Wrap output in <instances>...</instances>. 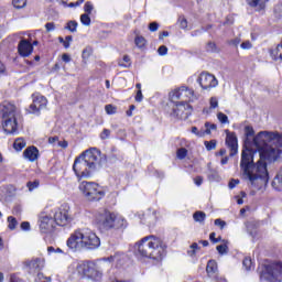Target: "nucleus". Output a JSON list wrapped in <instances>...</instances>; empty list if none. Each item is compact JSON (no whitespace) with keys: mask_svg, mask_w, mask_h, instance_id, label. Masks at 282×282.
Here are the masks:
<instances>
[{"mask_svg":"<svg viewBox=\"0 0 282 282\" xmlns=\"http://www.w3.org/2000/svg\"><path fill=\"white\" fill-rule=\"evenodd\" d=\"M46 32H54L56 30V24L54 22H48L45 24Z\"/></svg>","mask_w":282,"mask_h":282,"instance_id":"nucleus-45","label":"nucleus"},{"mask_svg":"<svg viewBox=\"0 0 282 282\" xmlns=\"http://www.w3.org/2000/svg\"><path fill=\"white\" fill-rule=\"evenodd\" d=\"M217 118L221 124H228V116H226L224 112H218Z\"/></svg>","mask_w":282,"mask_h":282,"instance_id":"nucleus-36","label":"nucleus"},{"mask_svg":"<svg viewBox=\"0 0 282 282\" xmlns=\"http://www.w3.org/2000/svg\"><path fill=\"white\" fill-rule=\"evenodd\" d=\"M134 43H135L137 47L142 48L147 45V39H144L143 36L138 35L134 39Z\"/></svg>","mask_w":282,"mask_h":282,"instance_id":"nucleus-27","label":"nucleus"},{"mask_svg":"<svg viewBox=\"0 0 282 282\" xmlns=\"http://www.w3.org/2000/svg\"><path fill=\"white\" fill-rule=\"evenodd\" d=\"M142 90H138L135 95V101L137 102H142Z\"/></svg>","mask_w":282,"mask_h":282,"instance_id":"nucleus-55","label":"nucleus"},{"mask_svg":"<svg viewBox=\"0 0 282 282\" xmlns=\"http://www.w3.org/2000/svg\"><path fill=\"white\" fill-rule=\"evenodd\" d=\"M80 23H83L86 28L91 25V18H89V13H83L80 15Z\"/></svg>","mask_w":282,"mask_h":282,"instance_id":"nucleus-25","label":"nucleus"},{"mask_svg":"<svg viewBox=\"0 0 282 282\" xmlns=\"http://www.w3.org/2000/svg\"><path fill=\"white\" fill-rule=\"evenodd\" d=\"M62 61H64V63H69L72 61V56H69L67 53H64L62 55Z\"/></svg>","mask_w":282,"mask_h":282,"instance_id":"nucleus-53","label":"nucleus"},{"mask_svg":"<svg viewBox=\"0 0 282 282\" xmlns=\"http://www.w3.org/2000/svg\"><path fill=\"white\" fill-rule=\"evenodd\" d=\"M79 191L88 202H100L105 197V191L95 182L83 181Z\"/></svg>","mask_w":282,"mask_h":282,"instance_id":"nucleus-8","label":"nucleus"},{"mask_svg":"<svg viewBox=\"0 0 282 282\" xmlns=\"http://www.w3.org/2000/svg\"><path fill=\"white\" fill-rule=\"evenodd\" d=\"M96 221L99 226H102L106 230L127 228V220L124 217L111 213L107 209L99 212L96 215Z\"/></svg>","mask_w":282,"mask_h":282,"instance_id":"nucleus-6","label":"nucleus"},{"mask_svg":"<svg viewBox=\"0 0 282 282\" xmlns=\"http://www.w3.org/2000/svg\"><path fill=\"white\" fill-rule=\"evenodd\" d=\"M29 268L30 270H32L33 272H39L40 270L43 269V260H41L40 258L33 259L29 262Z\"/></svg>","mask_w":282,"mask_h":282,"instance_id":"nucleus-20","label":"nucleus"},{"mask_svg":"<svg viewBox=\"0 0 282 282\" xmlns=\"http://www.w3.org/2000/svg\"><path fill=\"white\" fill-rule=\"evenodd\" d=\"M194 221H197L198 224H204L206 221V213L204 212H196L193 215Z\"/></svg>","mask_w":282,"mask_h":282,"instance_id":"nucleus-22","label":"nucleus"},{"mask_svg":"<svg viewBox=\"0 0 282 282\" xmlns=\"http://www.w3.org/2000/svg\"><path fill=\"white\" fill-rule=\"evenodd\" d=\"M134 110H135V106L131 105L130 109L127 111V116H129V117L133 116Z\"/></svg>","mask_w":282,"mask_h":282,"instance_id":"nucleus-61","label":"nucleus"},{"mask_svg":"<svg viewBox=\"0 0 282 282\" xmlns=\"http://www.w3.org/2000/svg\"><path fill=\"white\" fill-rule=\"evenodd\" d=\"M205 148L207 149V151H214V149H217V141H205Z\"/></svg>","mask_w":282,"mask_h":282,"instance_id":"nucleus-30","label":"nucleus"},{"mask_svg":"<svg viewBox=\"0 0 282 282\" xmlns=\"http://www.w3.org/2000/svg\"><path fill=\"white\" fill-rule=\"evenodd\" d=\"M116 109H117L116 106H112V105H106V107H105V111L109 116L116 113Z\"/></svg>","mask_w":282,"mask_h":282,"instance_id":"nucleus-39","label":"nucleus"},{"mask_svg":"<svg viewBox=\"0 0 282 282\" xmlns=\"http://www.w3.org/2000/svg\"><path fill=\"white\" fill-rule=\"evenodd\" d=\"M250 8H263V2L261 0H246Z\"/></svg>","mask_w":282,"mask_h":282,"instance_id":"nucleus-28","label":"nucleus"},{"mask_svg":"<svg viewBox=\"0 0 282 282\" xmlns=\"http://www.w3.org/2000/svg\"><path fill=\"white\" fill-rule=\"evenodd\" d=\"M186 155H188V150H186V148H181L176 152V158L178 160H184V158H186Z\"/></svg>","mask_w":282,"mask_h":282,"instance_id":"nucleus-29","label":"nucleus"},{"mask_svg":"<svg viewBox=\"0 0 282 282\" xmlns=\"http://www.w3.org/2000/svg\"><path fill=\"white\" fill-rule=\"evenodd\" d=\"M54 210L44 209L39 217L40 231L44 235H50V232H54V228H56V220L53 217Z\"/></svg>","mask_w":282,"mask_h":282,"instance_id":"nucleus-10","label":"nucleus"},{"mask_svg":"<svg viewBox=\"0 0 282 282\" xmlns=\"http://www.w3.org/2000/svg\"><path fill=\"white\" fill-rule=\"evenodd\" d=\"M194 183L196 184V186H202V184L204 183V178L202 176H197L196 178H194Z\"/></svg>","mask_w":282,"mask_h":282,"instance_id":"nucleus-52","label":"nucleus"},{"mask_svg":"<svg viewBox=\"0 0 282 282\" xmlns=\"http://www.w3.org/2000/svg\"><path fill=\"white\" fill-rule=\"evenodd\" d=\"M134 250L148 259H162V241L154 236L143 238L134 246Z\"/></svg>","mask_w":282,"mask_h":282,"instance_id":"nucleus-5","label":"nucleus"},{"mask_svg":"<svg viewBox=\"0 0 282 282\" xmlns=\"http://www.w3.org/2000/svg\"><path fill=\"white\" fill-rule=\"evenodd\" d=\"M178 24L182 30H186L188 28V21H186L185 18H180Z\"/></svg>","mask_w":282,"mask_h":282,"instance_id":"nucleus-41","label":"nucleus"},{"mask_svg":"<svg viewBox=\"0 0 282 282\" xmlns=\"http://www.w3.org/2000/svg\"><path fill=\"white\" fill-rule=\"evenodd\" d=\"M121 67H129L131 65V58L128 55L123 56V63H119Z\"/></svg>","mask_w":282,"mask_h":282,"instance_id":"nucleus-40","label":"nucleus"},{"mask_svg":"<svg viewBox=\"0 0 282 282\" xmlns=\"http://www.w3.org/2000/svg\"><path fill=\"white\" fill-rule=\"evenodd\" d=\"M13 6L20 10L21 8H25V6H28V0H13Z\"/></svg>","mask_w":282,"mask_h":282,"instance_id":"nucleus-32","label":"nucleus"},{"mask_svg":"<svg viewBox=\"0 0 282 282\" xmlns=\"http://www.w3.org/2000/svg\"><path fill=\"white\" fill-rule=\"evenodd\" d=\"M213 131H217V124L206 122L205 130H204L205 135H210V133H213Z\"/></svg>","mask_w":282,"mask_h":282,"instance_id":"nucleus-23","label":"nucleus"},{"mask_svg":"<svg viewBox=\"0 0 282 282\" xmlns=\"http://www.w3.org/2000/svg\"><path fill=\"white\" fill-rule=\"evenodd\" d=\"M21 229L22 230H30V223L29 221H23L21 224Z\"/></svg>","mask_w":282,"mask_h":282,"instance_id":"nucleus-57","label":"nucleus"},{"mask_svg":"<svg viewBox=\"0 0 282 282\" xmlns=\"http://www.w3.org/2000/svg\"><path fill=\"white\" fill-rule=\"evenodd\" d=\"M56 226H67L72 224V213L69 205L64 204L53 212Z\"/></svg>","mask_w":282,"mask_h":282,"instance_id":"nucleus-12","label":"nucleus"},{"mask_svg":"<svg viewBox=\"0 0 282 282\" xmlns=\"http://www.w3.org/2000/svg\"><path fill=\"white\" fill-rule=\"evenodd\" d=\"M160 28V24H158V22H152L149 25V30L150 32H158V29Z\"/></svg>","mask_w":282,"mask_h":282,"instance_id":"nucleus-51","label":"nucleus"},{"mask_svg":"<svg viewBox=\"0 0 282 282\" xmlns=\"http://www.w3.org/2000/svg\"><path fill=\"white\" fill-rule=\"evenodd\" d=\"M23 155L29 162H36L39 160V149L36 147H29L24 150Z\"/></svg>","mask_w":282,"mask_h":282,"instance_id":"nucleus-18","label":"nucleus"},{"mask_svg":"<svg viewBox=\"0 0 282 282\" xmlns=\"http://www.w3.org/2000/svg\"><path fill=\"white\" fill-rule=\"evenodd\" d=\"M215 47H216V45H215V43H213V42H209V43L207 44V51H208V52H215Z\"/></svg>","mask_w":282,"mask_h":282,"instance_id":"nucleus-58","label":"nucleus"},{"mask_svg":"<svg viewBox=\"0 0 282 282\" xmlns=\"http://www.w3.org/2000/svg\"><path fill=\"white\" fill-rule=\"evenodd\" d=\"M121 259H124V254H115L110 256L108 258H104L98 263L91 262V261H82L76 267V273L79 276V279H89L90 281H98V279L102 278V271L100 270V265L102 263H109L116 261L117 263H120Z\"/></svg>","mask_w":282,"mask_h":282,"instance_id":"nucleus-4","label":"nucleus"},{"mask_svg":"<svg viewBox=\"0 0 282 282\" xmlns=\"http://www.w3.org/2000/svg\"><path fill=\"white\" fill-rule=\"evenodd\" d=\"M84 1H85V0H77L75 3L72 2V3L69 4V8H74V7H76V6H80V3H84Z\"/></svg>","mask_w":282,"mask_h":282,"instance_id":"nucleus-62","label":"nucleus"},{"mask_svg":"<svg viewBox=\"0 0 282 282\" xmlns=\"http://www.w3.org/2000/svg\"><path fill=\"white\" fill-rule=\"evenodd\" d=\"M206 270L209 276H215L217 274V262L215 260H209Z\"/></svg>","mask_w":282,"mask_h":282,"instance_id":"nucleus-21","label":"nucleus"},{"mask_svg":"<svg viewBox=\"0 0 282 282\" xmlns=\"http://www.w3.org/2000/svg\"><path fill=\"white\" fill-rule=\"evenodd\" d=\"M261 279L270 282H281L282 281V263H271L268 264L261 273Z\"/></svg>","mask_w":282,"mask_h":282,"instance_id":"nucleus-11","label":"nucleus"},{"mask_svg":"<svg viewBox=\"0 0 282 282\" xmlns=\"http://www.w3.org/2000/svg\"><path fill=\"white\" fill-rule=\"evenodd\" d=\"M193 107L185 101H177L173 107V113L176 118L186 119L191 116Z\"/></svg>","mask_w":282,"mask_h":282,"instance_id":"nucleus-15","label":"nucleus"},{"mask_svg":"<svg viewBox=\"0 0 282 282\" xmlns=\"http://www.w3.org/2000/svg\"><path fill=\"white\" fill-rule=\"evenodd\" d=\"M101 162L102 155L100 151L91 148L75 159L73 171L78 180H87L100 166Z\"/></svg>","mask_w":282,"mask_h":282,"instance_id":"nucleus-2","label":"nucleus"},{"mask_svg":"<svg viewBox=\"0 0 282 282\" xmlns=\"http://www.w3.org/2000/svg\"><path fill=\"white\" fill-rule=\"evenodd\" d=\"M274 13L276 14V17L279 19H282V4H278L275 8H274Z\"/></svg>","mask_w":282,"mask_h":282,"instance_id":"nucleus-49","label":"nucleus"},{"mask_svg":"<svg viewBox=\"0 0 282 282\" xmlns=\"http://www.w3.org/2000/svg\"><path fill=\"white\" fill-rule=\"evenodd\" d=\"M271 186L274 191L281 192L282 191V167L274 176Z\"/></svg>","mask_w":282,"mask_h":282,"instance_id":"nucleus-19","label":"nucleus"},{"mask_svg":"<svg viewBox=\"0 0 282 282\" xmlns=\"http://www.w3.org/2000/svg\"><path fill=\"white\" fill-rule=\"evenodd\" d=\"M50 144H58V137H51L48 139Z\"/></svg>","mask_w":282,"mask_h":282,"instance_id":"nucleus-59","label":"nucleus"},{"mask_svg":"<svg viewBox=\"0 0 282 282\" xmlns=\"http://www.w3.org/2000/svg\"><path fill=\"white\" fill-rule=\"evenodd\" d=\"M109 135H111V130L104 129L101 134H100V138H101V140H107V139H109Z\"/></svg>","mask_w":282,"mask_h":282,"instance_id":"nucleus-47","label":"nucleus"},{"mask_svg":"<svg viewBox=\"0 0 282 282\" xmlns=\"http://www.w3.org/2000/svg\"><path fill=\"white\" fill-rule=\"evenodd\" d=\"M2 128L4 133L9 135H14L19 129V122H17V106L12 102L3 104Z\"/></svg>","mask_w":282,"mask_h":282,"instance_id":"nucleus-7","label":"nucleus"},{"mask_svg":"<svg viewBox=\"0 0 282 282\" xmlns=\"http://www.w3.org/2000/svg\"><path fill=\"white\" fill-rule=\"evenodd\" d=\"M30 192L36 189V187L39 186V181H33V182H29L26 184Z\"/></svg>","mask_w":282,"mask_h":282,"instance_id":"nucleus-44","label":"nucleus"},{"mask_svg":"<svg viewBox=\"0 0 282 282\" xmlns=\"http://www.w3.org/2000/svg\"><path fill=\"white\" fill-rule=\"evenodd\" d=\"M191 250H194L197 252V250H199V245H197V242H194L191 245Z\"/></svg>","mask_w":282,"mask_h":282,"instance_id":"nucleus-63","label":"nucleus"},{"mask_svg":"<svg viewBox=\"0 0 282 282\" xmlns=\"http://www.w3.org/2000/svg\"><path fill=\"white\" fill-rule=\"evenodd\" d=\"M227 137H226V144L227 147L230 149V155H237L238 151H239V143L237 140V134H235L234 132H230L228 130H226Z\"/></svg>","mask_w":282,"mask_h":282,"instance_id":"nucleus-16","label":"nucleus"},{"mask_svg":"<svg viewBox=\"0 0 282 282\" xmlns=\"http://www.w3.org/2000/svg\"><path fill=\"white\" fill-rule=\"evenodd\" d=\"M241 50H252V42L251 41H245L240 44Z\"/></svg>","mask_w":282,"mask_h":282,"instance_id":"nucleus-43","label":"nucleus"},{"mask_svg":"<svg viewBox=\"0 0 282 282\" xmlns=\"http://www.w3.org/2000/svg\"><path fill=\"white\" fill-rule=\"evenodd\" d=\"M224 245H219L216 247V250L219 254H226L228 252V246L226 245V240H223Z\"/></svg>","mask_w":282,"mask_h":282,"instance_id":"nucleus-31","label":"nucleus"},{"mask_svg":"<svg viewBox=\"0 0 282 282\" xmlns=\"http://www.w3.org/2000/svg\"><path fill=\"white\" fill-rule=\"evenodd\" d=\"M89 56H91V48L90 47L84 48L82 58H84V61H85V59L89 58Z\"/></svg>","mask_w":282,"mask_h":282,"instance_id":"nucleus-42","label":"nucleus"},{"mask_svg":"<svg viewBox=\"0 0 282 282\" xmlns=\"http://www.w3.org/2000/svg\"><path fill=\"white\" fill-rule=\"evenodd\" d=\"M8 228H10V230H14L17 226H19V221H17V218L13 216L8 217Z\"/></svg>","mask_w":282,"mask_h":282,"instance_id":"nucleus-26","label":"nucleus"},{"mask_svg":"<svg viewBox=\"0 0 282 282\" xmlns=\"http://www.w3.org/2000/svg\"><path fill=\"white\" fill-rule=\"evenodd\" d=\"M245 147L241 152L240 175L257 191L265 188L270 182L268 173V162H276L282 155V133L278 131H261L254 137L252 126L245 127ZM253 138V144L257 150L250 148V139ZM259 153V160L254 163V155Z\"/></svg>","mask_w":282,"mask_h":282,"instance_id":"nucleus-1","label":"nucleus"},{"mask_svg":"<svg viewBox=\"0 0 282 282\" xmlns=\"http://www.w3.org/2000/svg\"><path fill=\"white\" fill-rule=\"evenodd\" d=\"M15 151H23L25 149V141L23 139H17L13 143Z\"/></svg>","mask_w":282,"mask_h":282,"instance_id":"nucleus-24","label":"nucleus"},{"mask_svg":"<svg viewBox=\"0 0 282 282\" xmlns=\"http://www.w3.org/2000/svg\"><path fill=\"white\" fill-rule=\"evenodd\" d=\"M169 36V32L164 31L159 35V39L162 40L164 37Z\"/></svg>","mask_w":282,"mask_h":282,"instance_id":"nucleus-64","label":"nucleus"},{"mask_svg":"<svg viewBox=\"0 0 282 282\" xmlns=\"http://www.w3.org/2000/svg\"><path fill=\"white\" fill-rule=\"evenodd\" d=\"M47 107V98L42 95L34 94L33 95V102L29 107V113H35L39 116L41 109H45Z\"/></svg>","mask_w":282,"mask_h":282,"instance_id":"nucleus-14","label":"nucleus"},{"mask_svg":"<svg viewBox=\"0 0 282 282\" xmlns=\"http://www.w3.org/2000/svg\"><path fill=\"white\" fill-rule=\"evenodd\" d=\"M238 184H239V178H231L229 181L228 188H230V191H232V188L238 186Z\"/></svg>","mask_w":282,"mask_h":282,"instance_id":"nucleus-46","label":"nucleus"},{"mask_svg":"<svg viewBox=\"0 0 282 282\" xmlns=\"http://www.w3.org/2000/svg\"><path fill=\"white\" fill-rule=\"evenodd\" d=\"M84 12L85 14H91L94 12V3L87 1L84 6Z\"/></svg>","mask_w":282,"mask_h":282,"instance_id":"nucleus-33","label":"nucleus"},{"mask_svg":"<svg viewBox=\"0 0 282 282\" xmlns=\"http://www.w3.org/2000/svg\"><path fill=\"white\" fill-rule=\"evenodd\" d=\"M57 147H61L62 149H67V141H58Z\"/></svg>","mask_w":282,"mask_h":282,"instance_id":"nucleus-60","label":"nucleus"},{"mask_svg":"<svg viewBox=\"0 0 282 282\" xmlns=\"http://www.w3.org/2000/svg\"><path fill=\"white\" fill-rule=\"evenodd\" d=\"M198 85H200L202 89L208 90L214 89L219 85L217 77L210 73L203 72L197 78Z\"/></svg>","mask_w":282,"mask_h":282,"instance_id":"nucleus-13","label":"nucleus"},{"mask_svg":"<svg viewBox=\"0 0 282 282\" xmlns=\"http://www.w3.org/2000/svg\"><path fill=\"white\" fill-rule=\"evenodd\" d=\"M18 52L20 56H23L24 58L30 56L32 52H34V46H32V43L28 40L20 41L18 45Z\"/></svg>","mask_w":282,"mask_h":282,"instance_id":"nucleus-17","label":"nucleus"},{"mask_svg":"<svg viewBox=\"0 0 282 282\" xmlns=\"http://www.w3.org/2000/svg\"><path fill=\"white\" fill-rule=\"evenodd\" d=\"M76 28H78L77 21H69L66 25V30H69V32H76Z\"/></svg>","mask_w":282,"mask_h":282,"instance_id":"nucleus-35","label":"nucleus"},{"mask_svg":"<svg viewBox=\"0 0 282 282\" xmlns=\"http://www.w3.org/2000/svg\"><path fill=\"white\" fill-rule=\"evenodd\" d=\"M37 279L41 282H52V278H47V276L43 275V273H37Z\"/></svg>","mask_w":282,"mask_h":282,"instance_id":"nucleus-50","label":"nucleus"},{"mask_svg":"<svg viewBox=\"0 0 282 282\" xmlns=\"http://www.w3.org/2000/svg\"><path fill=\"white\" fill-rule=\"evenodd\" d=\"M170 98L173 102L175 100H181V102H196V100H199V96L195 94V90L193 88H188V86H181L178 88H175L170 93Z\"/></svg>","mask_w":282,"mask_h":282,"instance_id":"nucleus-9","label":"nucleus"},{"mask_svg":"<svg viewBox=\"0 0 282 282\" xmlns=\"http://www.w3.org/2000/svg\"><path fill=\"white\" fill-rule=\"evenodd\" d=\"M192 133L197 135V138H204V135H206V132H204V130L197 129V127H192Z\"/></svg>","mask_w":282,"mask_h":282,"instance_id":"nucleus-38","label":"nucleus"},{"mask_svg":"<svg viewBox=\"0 0 282 282\" xmlns=\"http://www.w3.org/2000/svg\"><path fill=\"white\" fill-rule=\"evenodd\" d=\"M219 107V100H217V97H212L209 99V109H217Z\"/></svg>","mask_w":282,"mask_h":282,"instance_id":"nucleus-37","label":"nucleus"},{"mask_svg":"<svg viewBox=\"0 0 282 282\" xmlns=\"http://www.w3.org/2000/svg\"><path fill=\"white\" fill-rule=\"evenodd\" d=\"M215 226H219L220 228H224V226H226V221H224L221 219H216Z\"/></svg>","mask_w":282,"mask_h":282,"instance_id":"nucleus-56","label":"nucleus"},{"mask_svg":"<svg viewBox=\"0 0 282 282\" xmlns=\"http://www.w3.org/2000/svg\"><path fill=\"white\" fill-rule=\"evenodd\" d=\"M160 56H166V54L169 53V48L164 45L160 46L158 50Z\"/></svg>","mask_w":282,"mask_h":282,"instance_id":"nucleus-48","label":"nucleus"},{"mask_svg":"<svg viewBox=\"0 0 282 282\" xmlns=\"http://www.w3.org/2000/svg\"><path fill=\"white\" fill-rule=\"evenodd\" d=\"M67 248L74 252L79 250H98L100 238L90 229H77L68 237Z\"/></svg>","mask_w":282,"mask_h":282,"instance_id":"nucleus-3","label":"nucleus"},{"mask_svg":"<svg viewBox=\"0 0 282 282\" xmlns=\"http://www.w3.org/2000/svg\"><path fill=\"white\" fill-rule=\"evenodd\" d=\"M242 265L247 271L252 270V259L245 258L242 261Z\"/></svg>","mask_w":282,"mask_h":282,"instance_id":"nucleus-34","label":"nucleus"},{"mask_svg":"<svg viewBox=\"0 0 282 282\" xmlns=\"http://www.w3.org/2000/svg\"><path fill=\"white\" fill-rule=\"evenodd\" d=\"M216 237H217V235L215 232H212L209 235V239H210V241H213V243H219V239H217Z\"/></svg>","mask_w":282,"mask_h":282,"instance_id":"nucleus-54","label":"nucleus"}]
</instances>
